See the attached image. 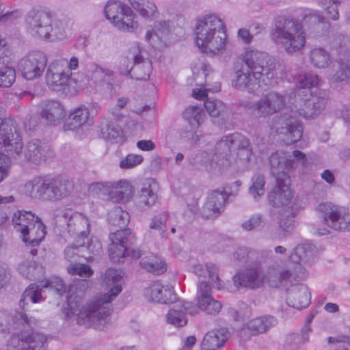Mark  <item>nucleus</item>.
<instances>
[{
    "mask_svg": "<svg viewBox=\"0 0 350 350\" xmlns=\"http://www.w3.org/2000/svg\"><path fill=\"white\" fill-rule=\"evenodd\" d=\"M269 55L263 51L245 49L234 59L231 85L235 89L255 94L264 85H270L279 77L276 66L269 63Z\"/></svg>",
    "mask_w": 350,
    "mask_h": 350,
    "instance_id": "1",
    "label": "nucleus"
},
{
    "mask_svg": "<svg viewBox=\"0 0 350 350\" xmlns=\"http://www.w3.org/2000/svg\"><path fill=\"white\" fill-rule=\"evenodd\" d=\"M306 162V155L299 150H294L291 154L284 151H277L271 155V172L275 178V185L268 193L270 204L282 208V211L291 208V206H300L298 199H293L288 172L298 163L304 165Z\"/></svg>",
    "mask_w": 350,
    "mask_h": 350,
    "instance_id": "2",
    "label": "nucleus"
},
{
    "mask_svg": "<svg viewBox=\"0 0 350 350\" xmlns=\"http://www.w3.org/2000/svg\"><path fill=\"white\" fill-rule=\"evenodd\" d=\"M296 104L288 106L291 114L282 116V126L277 129L279 134L284 135L288 143L298 142L303 135V126L295 116L304 119H313L324 109L325 100L323 97L310 94L299 96Z\"/></svg>",
    "mask_w": 350,
    "mask_h": 350,
    "instance_id": "3",
    "label": "nucleus"
},
{
    "mask_svg": "<svg viewBox=\"0 0 350 350\" xmlns=\"http://www.w3.org/2000/svg\"><path fill=\"white\" fill-rule=\"evenodd\" d=\"M252 149L249 140L240 133L223 137L215 147L213 161L219 170L239 171L248 166Z\"/></svg>",
    "mask_w": 350,
    "mask_h": 350,
    "instance_id": "4",
    "label": "nucleus"
},
{
    "mask_svg": "<svg viewBox=\"0 0 350 350\" xmlns=\"http://www.w3.org/2000/svg\"><path fill=\"white\" fill-rule=\"evenodd\" d=\"M198 277L195 297L196 308L207 314L216 315L221 310V304L212 296V288L221 290L223 282L219 277L218 267L213 263H198L191 268Z\"/></svg>",
    "mask_w": 350,
    "mask_h": 350,
    "instance_id": "5",
    "label": "nucleus"
},
{
    "mask_svg": "<svg viewBox=\"0 0 350 350\" xmlns=\"http://www.w3.org/2000/svg\"><path fill=\"white\" fill-rule=\"evenodd\" d=\"M194 41L202 53L211 55L224 53L228 45L224 21L215 14H207L198 20L194 28Z\"/></svg>",
    "mask_w": 350,
    "mask_h": 350,
    "instance_id": "6",
    "label": "nucleus"
},
{
    "mask_svg": "<svg viewBox=\"0 0 350 350\" xmlns=\"http://www.w3.org/2000/svg\"><path fill=\"white\" fill-rule=\"evenodd\" d=\"M73 184L61 177L36 176L24 185L25 193L31 199L42 202H56L68 196Z\"/></svg>",
    "mask_w": 350,
    "mask_h": 350,
    "instance_id": "7",
    "label": "nucleus"
},
{
    "mask_svg": "<svg viewBox=\"0 0 350 350\" xmlns=\"http://www.w3.org/2000/svg\"><path fill=\"white\" fill-rule=\"evenodd\" d=\"M293 275L287 270L278 269L273 267H269L266 275L256 267L248 268L238 272L234 277L235 286L250 288H258L267 281L271 287L288 286L291 282Z\"/></svg>",
    "mask_w": 350,
    "mask_h": 350,
    "instance_id": "8",
    "label": "nucleus"
},
{
    "mask_svg": "<svg viewBox=\"0 0 350 350\" xmlns=\"http://www.w3.org/2000/svg\"><path fill=\"white\" fill-rule=\"evenodd\" d=\"M271 38L287 53L294 54L304 49L306 34L299 23L286 19L282 25L275 26L272 31Z\"/></svg>",
    "mask_w": 350,
    "mask_h": 350,
    "instance_id": "9",
    "label": "nucleus"
},
{
    "mask_svg": "<svg viewBox=\"0 0 350 350\" xmlns=\"http://www.w3.org/2000/svg\"><path fill=\"white\" fill-rule=\"evenodd\" d=\"M88 284L87 280H79L71 284L67 290L66 284L62 278L51 277L45 282H42L41 286L54 291L59 296L66 294L67 305L72 312L75 313L77 311L76 308L80 306L84 291L88 288Z\"/></svg>",
    "mask_w": 350,
    "mask_h": 350,
    "instance_id": "10",
    "label": "nucleus"
},
{
    "mask_svg": "<svg viewBox=\"0 0 350 350\" xmlns=\"http://www.w3.org/2000/svg\"><path fill=\"white\" fill-rule=\"evenodd\" d=\"M291 105L287 103L286 96L271 91L263 94L258 100L243 104L244 108L251 114L260 118H267L274 115Z\"/></svg>",
    "mask_w": 350,
    "mask_h": 350,
    "instance_id": "11",
    "label": "nucleus"
},
{
    "mask_svg": "<svg viewBox=\"0 0 350 350\" xmlns=\"http://www.w3.org/2000/svg\"><path fill=\"white\" fill-rule=\"evenodd\" d=\"M135 240V234L129 228L120 229L114 232L111 237V263L122 262L124 258L129 256L132 258H138L140 252L130 247Z\"/></svg>",
    "mask_w": 350,
    "mask_h": 350,
    "instance_id": "12",
    "label": "nucleus"
},
{
    "mask_svg": "<svg viewBox=\"0 0 350 350\" xmlns=\"http://www.w3.org/2000/svg\"><path fill=\"white\" fill-rule=\"evenodd\" d=\"M319 211L323 221L330 228L339 232L350 230V211L348 208L332 203L321 204Z\"/></svg>",
    "mask_w": 350,
    "mask_h": 350,
    "instance_id": "13",
    "label": "nucleus"
},
{
    "mask_svg": "<svg viewBox=\"0 0 350 350\" xmlns=\"http://www.w3.org/2000/svg\"><path fill=\"white\" fill-rule=\"evenodd\" d=\"M72 72L68 69V60L59 59L51 62L46 72V82L54 91H64L67 87L75 83L71 77Z\"/></svg>",
    "mask_w": 350,
    "mask_h": 350,
    "instance_id": "14",
    "label": "nucleus"
},
{
    "mask_svg": "<svg viewBox=\"0 0 350 350\" xmlns=\"http://www.w3.org/2000/svg\"><path fill=\"white\" fill-rule=\"evenodd\" d=\"M241 185L240 180L234 182L232 187L235 188L234 192H228L224 189L213 191L207 197L206 200L202 208V217L206 219L215 218L223 211L226 200L229 196L234 195Z\"/></svg>",
    "mask_w": 350,
    "mask_h": 350,
    "instance_id": "15",
    "label": "nucleus"
},
{
    "mask_svg": "<svg viewBox=\"0 0 350 350\" xmlns=\"http://www.w3.org/2000/svg\"><path fill=\"white\" fill-rule=\"evenodd\" d=\"M46 338L38 332L12 334L6 343V350H46Z\"/></svg>",
    "mask_w": 350,
    "mask_h": 350,
    "instance_id": "16",
    "label": "nucleus"
},
{
    "mask_svg": "<svg viewBox=\"0 0 350 350\" xmlns=\"http://www.w3.org/2000/svg\"><path fill=\"white\" fill-rule=\"evenodd\" d=\"M47 64L46 55L41 51L29 52L18 63V68L27 80H33L40 77Z\"/></svg>",
    "mask_w": 350,
    "mask_h": 350,
    "instance_id": "17",
    "label": "nucleus"
},
{
    "mask_svg": "<svg viewBox=\"0 0 350 350\" xmlns=\"http://www.w3.org/2000/svg\"><path fill=\"white\" fill-rule=\"evenodd\" d=\"M131 9L120 1H111V22L118 29L125 32H133L137 24L133 20Z\"/></svg>",
    "mask_w": 350,
    "mask_h": 350,
    "instance_id": "18",
    "label": "nucleus"
},
{
    "mask_svg": "<svg viewBox=\"0 0 350 350\" xmlns=\"http://www.w3.org/2000/svg\"><path fill=\"white\" fill-rule=\"evenodd\" d=\"M0 145L11 154H18L21 150L22 139L12 119L0 117Z\"/></svg>",
    "mask_w": 350,
    "mask_h": 350,
    "instance_id": "19",
    "label": "nucleus"
},
{
    "mask_svg": "<svg viewBox=\"0 0 350 350\" xmlns=\"http://www.w3.org/2000/svg\"><path fill=\"white\" fill-rule=\"evenodd\" d=\"M51 15L45 12L30 11L26 17L28 31L34 37L46 40L51 30Z\"/></svg>",
    "mask_w": 350,
    "mask_h": 350,
    "instance_id": "20",
    "label": "nucleus"
},
{
    "mask_svg": "<svg viewBox=\"0 0 350 350\" xmlns=\"http://www.w3.org/2000/svg\"><path fill=\"white\" fill-rule=\"evenodd\" d=\"M127 58L131 59L134 66H127L126 72L133 71L136 73V79L147 80L152 72V65L149 60H144L141 55V47L139 43H133L129 48Z\"/></svg>",
    "mask_w": 350,
    "mask_h": 350,
    "instance_id": "21",
    "label": "nucleus"
},
{
    "mask_svg": "<svg viewBox=\"0 0 350 350\" xmlns=\"http://www.w3.org/2000/svg\"><path fill=\"white\" fill-rule=\"evenodd\" d=\"M66 221V229L68 234L77 240L84 241L90 233V221L88 218L80 213H75L70 216L64 214Z\"/></svg>",
    "mask_w": 350,
    "mask_h": 350,
    "instance_id": "22",
    "label": "nucleus"
},
{
    "mask_svg": "<svg viewBox=\"0 0 350 350\" xmlns=\"http://www.w3.org/2000/svg\"><path fill=\"white\" fill-rule=\"evenodd\" d=\"M144 296L150 301L165 304H172L176 299L173 288L156 281L144 290Z\"/></svg>",
    "mask_w": 350,
    "mask_h": 350,
    "instance_id": "23",
    "label": "nucleus"
},
{
    "mask_svg": "<svg viewBox=\"0 0 350 350\" xmlns=\"http://www.w3.org/2000/svg\"><path fill=\"white\" fill-rule=\"evenodd\" d=\"M40 116L47 124L57 125L66 116L64 105L55 100H44L40 104Z\"/></svg>",
    "mask_w": 350,
    "mask_h": 350,
    "instance_id": "24",
    "label": "nucleus"
},
{
    "mask_svg": "<svg viewBox=\"0 0 350 350\" xmlns=\"http://www.w3.org/2000/svg\"><path fill=\"white\" fill-rule=\"evenodd\" d=\"M198 314V309L192 303L181 301L169 310L165 318L167 323L178 327H183L187 323V314Z\"/></svg>",
    "mask_w": 350,
    "mask_h": 350,
    "instance_id": "25",
    "label": "nucleus"
},
{
    "mask_svg": "<svg viewBox=\"0 0 350 350\" xmlns=\"http://www.w3.org/2000/svg\"><path fill=\"white\" fill-rule=\"evenodd\" d=\"M286 302L288 306L297 309L304 308L310 303V293L303 284H295L286 289Z\"/></svg>",
    "mask_w": 350,
    "mask_h": 350,
    "instance_id": "26",
    "label": "nucleus"
},
{
    "mask_svg": "<svg viewBox=\"0 0 350 350\" xmlns=\"http://www.w3.org/2000/svg\"><path fill=\"white\" fill-rule=\"evenodd\" d=\"M48 152L49 148L46 144L34 139L26 144L24 150L25 159L28 163L39 165L46 161Z\"/></svg>",
    "mask_w": 350,
    "mask_h": 350,
    "instance_id": "27",
    "label": "nucleus"
},
{
    "mask_svg": "<svg viewBox=\"0 0 350 350\" xmlns=\"http://www.w3.org/2000/svg\"><path fill=\"white\" fill-rule=\"evenodd\" d=\"M169 28L165 22H159L146 31L145 39L154 49L161 50L167 44Z\"/></svg>",
    "mask_w": 350,
    "mask_h": 350,
    "instance_id": "28",
    "label": "nucleus"
},
{
    "mask_svg": "<svg viewBox=\"0 0 350 350\" xmlns=\"http://www.w3.org/2000/svg\"><path fill=\"white\" fill-rule=\"evenodd\" d=\"M135 194V187L131 181L122 179L111 183V200L126 204L130 202Z\"/></svg>",
    "mask_w": 350,
    "mask_h": 350,
    "instance_id": "29",
    "label": "nucleus"
},
{
    "mask_svg": "<svg viewBox=\"0 0 350 350\" xmlns=\"http://www.w3.org/2000/svg\"><path fill=\"white\" fill-rule=\"evenodd\" d=\"M90 111L85 105H81L70 112L68 118L64 125L67 130H76L85 125H91L93 123L90 118Z\"/></svg>",
    "mask_w": 350,
    "mask_h": 350,
    "instance_id": "30",
    "label": "nucleus"
},
{
    "mask_svg": "<svg viewBox=\"0 0 350 350\" xmlns=\"http://www.w3.org/2000/svg\"><path fill=\"white\" fill-rule=\"evenodd\" d=\"M88 311L100 322L107 323L109 314V292L96 297L88 306Z\"/></svg>",
    "mask_w": 350,
    "mask_h": 350,
    "instance_id": "31",
    "label": "nucleus"
},
{
    "mask_svg": "<svg viewBox=\"0 0 350 350\" xmlns=\"http://www.w3.org/2000/svg\"><path fill=\"white\" fill-rule=\"evenodd\" d=\"M46 233V226L41 219H39L30 225L21 237L27 247H38L44 238Z\"/></svg>",
    "mask_w": 350,
    "mask_h": 350,
    "instance_id": "32",
    "label": "nucleus"
},
{
    "mask_svg": "<svg viewBox=\"0 0 350 350\" xmlns=\"http://www.w3.org/2000/svg\"><path fill=\"white\" fill-rule=\"evenodd\" d=\"M228 334L225 328L208 332L201 344L202 350H218L228 340Z\"/></svg>",
    "mask_w": 350,
    "mask_h": 350,
    "instance_id": "33",
    "label": "nucleus"
},
{
    "mask_svg": "<svg viewBox=\"0 0 350 350\" xmlns=\"http://www.w3.org/2000/svg\"><path fill=\"white\" fill-rule=\"evenodd\" d=\"M40 218L31 211H18L12 217V224L16 232L21 235L30 225L37 222Z\"/></svg>",
    "mask_w": 350,
    "mask_h": 350,
    "instance_id": "34",
    "label": "nucleus"
},
{
    "mask_svg": "<svg viewBox=\"0 0 350 350\" xmlns=\"http://www.w3.org/2000/svg\"><path fill=\"white\" fill-rule=\"evenodd\" d=\"M276 319L273 317H260L248 321L244 328L252 334L263 333L276 324Z\"/></svg>",
    "mask_w": 350,
    "mask_h": 350,
    "instance_id": "35",
    "label": "nucleus"
},
{
    "mask_svg": "<svg viewBox=\"0 0 350 350\" xmlns=\"http://www.w3.org/2000/svg\"><path fill=\"white\" fill-rule=\"evenodd\" d=\"M41 287V284L38 286L36 284H31L26 288L19 301V306L23 310H28L27 305L29 301L35 304L42 300Z\"/></svg>",
    "mask_w": 350,
    "mask_h": 350,
    "instance_id": "36",
    "label": "nucleus"
},
{
    "mask_svg": "<svg viewBox=\"0 0 350 350\" xmlns=\"http://www.w3.org/2000/svg\"><path fill=\"white\" fill-rule=\"evenodd\" d=\"M132 8L144 18L151 19L158 13L157 8L150 0H129Z\"/></svg>",
    "mask_w": 350,
    "mask_h": 350,
    "instance_id": "37",
    "label": "nucleus"
},
{
    "mask_svg": "<svg viewBox=\"0 0 350 350\" xmlns=\"http://www.w3.org/2000/svg\"><path fill=\"white\" fill-rule=\"evenodd\" d=\"M84 241L76 239V243H72L66 246L64 252L65 259L69 262H76L79 258L90 260L91 256H86L84 254Z\"/></svg>",
    "mask_w": 350,
    "mask_h": 350,
    "instance_id": "38",
    "label": "nucleus"
},
{
    "mask_svg": "<svg viewBox=\"0 0 350 350\" xmlns=\"http://www.w3.org/2000/svg\"><path fill=\"white\" fill-rule=\"evenodd\" d=\"M183 116L193 129L201 126L206 118L202 109L197 106H189L187 107L183 113Z\"/></svg>",
    "mask_w": 350,
    "mask_h": 350,
    "instance_id": "39",
    "label": "nucleus"
},
{
    "mask_svg": "<svg viewBox=\"0 0 350 350\" xmlns=\"http://www.w3.org/2000/svg\"><path fill=\"white\" fill-rule=\"evenodd\" d=\"M310 63L315 68H324L327 67L331 62L329 53L321 47H314L309 53Z\"/></svg>",
    "mask_w": 350,
    "mask_h": 350,
    "instance_id": "40",
    "label": "nucleus"
},
{
    "mask_svg": "<svg viewBox=\"0 0 350 350\" xmlns=\"http://www.w3.org/2000/svg\"><path fill=\"white\" fill-rule=\"evenodd\" d=\"M319 77L312 73L299 75L297 78V83L300 88L298 96L312 94L310 89L319 84Z\"/></svg>",
    "mask_w": 350,
    "mask_h": 350,
    "instance_id": "41",
    "label": "nucleus"
},
{
    "mask_svg": "<svg viewBox=\"0 0 350 350\" xmlns=\"http://www.w3.org/2000/svg\"><path fill=\"white\" fill-rule=\"evenodd\" d=\"M126 278L122 269L111 267V300L122 292L126 284Z\"/></svg>",
    "mask_w": 350,
    "mask_h": 350,
    "instance_id": "42",
    "label": "nucleus"
},
{
    "mask_svg": "<svg viewBox=\"0 0 350 350\" xmlns=\"http://www.w3.org/2000/svg\"><path fill=\"white\" fill-rule=\"evenodd\" d=\"M313 252V247L310 243H304L298 245L289 256V260L293 263L305 262Z\"/></svg>",
    "mask_w": 350,
    "mask_h": 350,
    "instance_id": "43",
    "label": "nucleus"
},
{
    "mask_svg": "<svg viewBox=\"0 0 350 350\" xmlns=\"http://www.w3.org/2000/svg\"><path fill=\"white\" fill-rule=\"evenodd\" d=\"M140 265L147 271L156 274L163 273L166 269L165 263L153 255L143 258L140 261Z\"/></svg>",
    "mask_w": 350,
    "mask_h": 350,
    "instance_id": "44",
    "label": "nucleus"
},
{
    "mask_svg": "<svg viewBox=\"0 0 350 350\" xmlns=\"http://www.w3.org/2000/svg\"><path fill=\"white\" fill-rule=\"evenodd\" d=\"M304 206H299L294 207L291 206V208L285 209L284 211L281 210L280 213V227L285 232H291L293 229V218L297 211Z\"/></svg>",
    "mask_w": 350,
    "mask_h": 350,
    "instance_id": "45",
    "label": "nucleus"
},
{
    "mask_svg": "<svg viewBox=\"0 0 350 350\" xmlns=\"http://www.w3.org/2000/svg\"><path fill=\"white\" fill-rule=\"evenodd\" d=\"M204 107L207 112L213 118L224 119L228 112L226 105L219 100L208 99L204 103Z\"/></svg>",
    "mask_w": 350,
    "mask_h": 350,
    "instance_id": "46",
    "label": "nucleus"
},
{
    "mask_svg": "<svg viewBox=\"0 0 350 350\" xmlns=\"http://www.w3.org/2000/svg\"><path fill=\"white\" fill-rule=\"evenodd\" d=\"M130 221V216L126 211L116 206L111 212V224L120 228H125Z\"/></svg>",
    "mask_w": 350,
    "mask_h": 350,
    "instance_id": "47",
    "label": "nucleus"
},
{
    "mask_svg": "<svg viewBox=\"0 0 350 350\" xmlns=\"http://www.w3.org/2000/svg\"><path fill=\"white\" fill-rule=\"evenodd\" d=\"M265 180L261 174H255L252 178V185L249 188V192L255 200L262 196L265 193Z\"/></svg>",
    "mask_w": 350,
    "mask_h": 350,
    "instance_id": "48",
    "label": "nucleus"
},
{
    "mask_svg": "<svg viewBox=\"0 0 350 350\" xmlns=\"http://www.w3.org/2000/svg\"><path fill=\"white\" fill-rule=\"evenodd\" d=\"M16 80V72L13 67L9 64L0 66V85L2 88H9Z\"/></svg>",
    "mask_w": 350,
    "mask_h": 350,
    "instance_id": "49",
    "label": "nucleus"
},
{
    "mask_svg": "<svg viewBox=\"0 0 350 350\" xmlns=\"http://www.w3.org/2000/svg\"><path fill=\"white\" fill-rule=\"evenodd\" d=\"M50 27L51 30L49 31V36L45 40L53 42L63 39L66 36L64 23L62 21L51 19Z\"/></svg>",
    "mask_w": 350,
    "mask_h": 350,
    "instance_id": "50",
    "label": "nucleus"
},
{
    "mask_svg": "<svg viewBox=\"0 0 350 350\" xmlns=\"http://www.w3.org/2000/svg\"><path fill=\"white\" fill-rule=\"evenodd\" d=\"M139 198L140 203L147 207H151L157 200V196L152 191L150 185H144L142 187Z\"/></svg>",
    "mask_w": 350,
    "mask_h": 350,
    "instance_id": "51",
    "label": "nucleus"
},
{
    "mask_svg": "<svg viewBox=\"0 0 350 350\" xmlns=\"http://www.w3.org/2000/svg\"><path fill=\"white\" fill-rule=\"evenodd\" d=\"M168 218L169 214L167 212L160 213L152 217L149 224V228L163 234L167 230L166 221Z\"/></svg>",
    "mask_w": 350,
    "mask_h": 350,
    "instance_id": "52",
    "label": "nucleus"
},
{
    "mask_svg": "<svg viewBox=\"0 0 350 350\" xmlns=\"http://www.w3.org/2000/svg\"><path fill=\"white\" fill-rule=\"evenodd\" d=\"M20 273L26 278L31 280L39 279V273L42 271V267H36L34 263H23L19 265Z\"/></svg>",
    "mask_w": 350,
    "mask_h": 350,
    "instance_id": "53",
    "label": "nucleus"
},
{
    "mask_svg": "<svg viewBox=\"0 0 350 350\" xmlns=\"http://www.w3.org/2000/svg\"><path fill=\"white\" fill-rule=\"evenodd\" d=\"M144 160V157L142 154L131 153L120 161L119 166L123 170L133 169L141 165Z\"/></svg>",
    "mask_w": 350,
    "mask_h": 350,
    "instance_id": "54",
    "label": "nucleus"
},
{
    "mask_svg": "<svg viewBox=\"0 0 350 350\" xmlns=\"http://www.w3.org/2000/svg\"><path fill=\"white\" fill-rule=\"evenodd\" d=\"M220 89L221 84L219 81L214 82L213 85L206 82L203 88L193 89L192 95L196 99L203 100L207 97L208 92H217Z\"/></svg>",
    "mask_w": 350,
    "mask_h": 350,
    "instance_id": "55",
    "label": "nucleus"
},
{
    "mask_svg": "<svg viewBox=\"0 0 350 350\" xmlns=\"http://www.w3.org/2000/svg\"><path fill=\"white\" fill-rule=\"evenodd\" d=\"M340 3V0H322L321 6L325 10L327 17L332 20L336 21L339 18L338 6Z\"/></svg>",
    "mask_w": 350,
    "mask_h": 350,
    "instance_id": "56",
    "label": "nucleus"
},
{
    "mask_svg": "<svg viewBox=\"0 0 350 350\" xmlns=\"http://www.w3.org/2000/svg\"><path fill=\"white\" fill-rule=\"evenodd\" d=\"M68 272L72 275H78L83 278H89L94 273L90 266L85 264H74L68 267Z\"/></svg>",
    "mask_w": 350,
    "mask_h": 350,
    "instance_id": "57",
    "label": "nucleus"
},
{
    "mask_svg": "<svg viewBox=\"0 0 350 350\" xmlns=\"http://www.w3.org/2000/svg\"><path fill=\"white\" fill-rule=\"evenodd\" d=\"M12 49L8 42L0 38V66L4 64H10L12 62Z\"/></svg>",
    "mask_w": 350,
    "mask_h": 350,
    "instance_id": "58",
    "label": "nucleus"
},
{
    "mask_svg": "<svg viewBox=\"0 0 350 350\" xmlns=\"http://www.w3.org/2000/svg\"><path fill=\"white\" fill-rule=\"evenodd\" d=\"M0 146L1 148H3L4 150L7 152V155L0 152V170H3L5 171V173L8 174L9 170L11 166L10 158L17 159L18 157H21L23 147L21 148V151L18 154L14 153L13 154H11L5 150V148L3 146H2V145Z\"/></svg>",
    "mask_w": 350,
    "mask_h": 350,
    "instance_id": "59",
    "label": "nucleus"
},
{
    "mask_svg": "<svg viewBox=\"0 0 350 350\" xmlns=\"http://www.w3.org/2000/svg\"><path fill=\"white\" fill-rule=\"evenodd\" d=\"M102 244L100 241L98 239H91L88 243V245L84 249V253L88 252V254L87 256H90L91 258L90 260H87L88 261H91L94 258V256L99 255L102 252Z\"/></svg>",
    "mask_w": 350,
    "mask_h": 350,
    "instance_id": "60",
    "label": "nucleus"
},
{
    "mask_svg": "<svg viewBox=\"0 0 350 350\" xmlns=\"http://www.w3.org/2000/svg\"><path fill=\"white\" fill-rule=\"evenodd\" d=\"M340 70L334 75L335 81H343L350 79V60L338 62Z\"/></svg>",
    "mask_w": 350,
    "mask_h": 350,
    "instance_id": "61",
    "label": "nucleus"
},
{
    "mask_svg": "<svg viewBox=\"0 0 350 350\" xmlns=\"http://www.w3.org/2000/svg\"><path fill=\"white\" fill-rule=\"evenodd\" d=\"M262 222V218L260 215H254L248 220L244 221L242 224V227L246 230H252L260 227Z\"/></svg>",
    "mask_w": 350,
    "mask_h": 350,
    "instance_id": "62",
    "label": "nucleus"
},
{
    "mask_svg": "<svg viewBox=\"0 0 350 350\" xmlns=\"http://www.w3.org/2000/svg\"><path fill=\"white\" fill-rule=\"evenodd\" d=\"M129 99L126 97H120L116 100V104L113 108V116L116 118V120L118 121H120L122 118L123 116L122 113H120V110L124 109L127 103H128Z\"/></svg>",
    "mask_w": 350,
    "mask_h": 350,
    "instance_id": "63",
    "label": "nucleus"
},
{
    "mask_svg": "<svg viewBox=\"0 0 350 350\" xmlns=\"http://www.w3.org/2000/svg\"><path fill=\"white\" fill-rule=\"evenodd\" d=\"M323 20V16L318 11L312 10H306L304 13V21L306 22H311L317 23L320 25Z\"/></svg>",
    "mask_w": 350,
    "mask_h": 350,
    "instance_id": "64",
    "label": "nucleus"
}]
</instances>
